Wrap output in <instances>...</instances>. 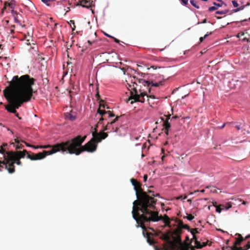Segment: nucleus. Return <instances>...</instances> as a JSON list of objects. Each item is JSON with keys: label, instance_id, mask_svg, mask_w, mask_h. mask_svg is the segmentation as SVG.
<instances>
[{"label": "nucleus", "instance_id": "nucleus-1", "mask_svg": "<svg viewBox=\"0 0 250 250\" xmlns=\"http://www.w3.org/2000/svg\"><path fill=\"white\" fill-rule=\"evenodd\" d=\"M130 181L137 198L133 203L132 217L140 227L144 228V223L157 222L160 219L155 206L157 200L154 198L155 197H160V195L155 194L153 191L149 189L147 192L143 191L141 184L134 179H131Z\"/></svg>", "mask_w": 250, "mask_h": 250}, {"label": "nucleus", "instance_id": "nucleus-2", "mask_svg": "<svg viewBox=\"0 0 250 250\" xmlns=\"http://www.w3.org/2000/svg\"><path fill=\"white\" fill-rule=\"evenodd\" d=\"M35 80L28 75H24L20 77L15 76L11 81L9 82V86L3 90V95L9 104L5 106V109L9 112L16 114L18 117L16 109L21 105L29 102L33 96L32 85L34 84Z\"/></svg>", "mask_w": 250, "mask_h": 250}, {"label": "nucleus", "instance_id": "nucleus-3", "mask_svg": "<svg viewBox=\"0 0 250 250\" xmlns=\"http://www.w3.org/2000/svg\"><path fill=\"white\" fill-rule=\"evenodd\" d=\"M92 135V138L84 146H82V144L84 141L86 136L82 137L78 135L70 140L63 142V152L66 151L67 153L75 154L76 155H80L83 151L93 152L97 149V143L108 136L107 133L103 131L98 133L96 129Z\"/></svg>", "mask_w": 250, "mask_h": 250}, {"label": "nucleus", "instance_id": "nucleus-4", "mask_svg": "<svg viewBox=\"0 0 250 250\" xmlns=\"http://www.w3.org/2000/svg\"><path fill=\"white\" fill-rule=\"evenodd\" d=\"M27 153V151L26 150L15 152L8 151L5 156V160L0 161L1 166L0 171L4 167L9 173H13L15 172L14 164L16 163L18 165H21V162L20 161V159L24 158Z\"/></svg>", "mask_w": 250, "mask_h": 250}, {"label": "nucleus", "instance_id": "nucleus-5", "mask_svg": "<svg viewBox=\"0 0 250 250\" xmlns=\"http://www.w3.org/2000/svg\"><path fill=\"white\" fill-rule=\"evenodd\" d=\"M130 78L131 79V83H133V84L132 86L131 84L127 83V84L128 85V88L130 91V96L127 99L126 102L131 101V104H133L136 102L144 103L145 101L144 97L146 96V92H141L140 94H138L134 84H135L136 85H137V82H138L139 83L142 84L145 86L147 85L148 86L150 83L148 81H145L143 79H136L135 77H133L132 78L130 77Z\"/></svg>", "mask_w": 250, "mask_h": 250}, {"label": "nucleus", "instance_id": "nucleus-6", "mask_svg": "<svg viewBox=\"0 0 250 250\" xmlns=\"http://www.w3.org/2000/svg\"><path fill=\"white\" fill-rule=\"evenodd\" d=\"M60 150H62V143L54 146L50 150H44L42 152L35 154V158H31V160L42 159L47 155L52 154Z\"/></svg>", "mask_w": 250, "mask_h": 250}, {"label": "nucleus", "instance_id": "nucleus-7", "mask_svg": "<svg viewBox=\"0 0 250 250\" xmlns=\"http://www.w3.org/2000/svg\"><path fill=\"white\" fill-rule=\"evenodd\" d=\"M106 106V105L104 104H102V103L100 104V106H99V109H98V113H99L102 116V117L100 118V119L99 121V123H101V122L104 120V118L103 117V116L105 114H108L109 117H112L115 116V115L113 113H112V112L110 111H106L104 110L101 109V107L105 108Z\"/></svg>", "mask_w": 250, "mask_h": 250}, {"label": "nucleus", "instance_id": "nucleus-8", "mask_svg": "<svg viewBox=\"0 0 250 250\" xmlns=\"http://www.w3.org/2000/svg\"><path fill=\"white\" fill-rule=\"evenodd\" d=\"M171 232L169 231L167 233L163 234L160 237L161 239L166 241L167 243L171 247L172 250L175 249V243L171 241Z\"/></svg>", "mask_w": 250, "mask_h": 250}, {"label": "nucleus", "instance_id": "nucleus-9", "mask_svg": "<svg viewBox=\"0 0 250 250\" xmlns=\"http://www.w3.org/2000/svg\"><path fill=\"white\" fill-rule=\"evenodd\" d=\"M150 222L151 221H149V222H146L144 223L143 225H144L145 228H143L142 227H141V228L143 229V235H144V236L146 237V238L147 239V242L150 245H153V244H155V241L154 240V239L153 238H151L150 237V235L151 234V233L146 231V226H145V224L147 223H150Z\"/></svg>", "mask_w": 250, "mask_h": 250}, {"label": "nucleus", "instance_id": "nucleus-10", "mask_svg": "<svg viewBox=\"0 0 250 250\" xmlns=\"http://www.w3.org/2000/svg\"><path fill=\"white\" fill-rule=\"evenodd\" d=\"M171 115L169 114L167 116V120L164 121L163 126L165 129V132L167 135H168V130L170 127V123L168 122L169 119L171 120Z\"/></svg>", "mask_w": 250, "mask_h": 250}, {"label": "nucleus", "instance_id": "nucleus-11", "mask_svg": "<svg viewBox=\"0 0 250 250\" xmlns=\"http://www.w3.org/2000/svg\"><path fill=\"white\" fill-rule=\"evenodd\" d=\"M92 2L91 0H79L77 5L88 8L91 6Z\"/></svg>", "mask_w": 250, "mask_h": 250}, {"label": "nucleus", "instance_id": "nucleus-12", "mask_svg": "<svg viewBox=\"0 0 250 250\" xmlns=\"http://www.w3.org/2000/svg\"><path fill=\"white\" fill-rule=\"evenodd\" d=\"M76 113L72 110H71L70 112H66L64 114L65 119L70 121H74L76 119Z\"/></svg>", "mask_w": 250, "mask_h": 250}, {"label": "nucleus", "instance_id": "nucleus-13", "mask_svg": "<svg viewBox=\"0 0 250 250\" xmlns=\"http://www.w3.org/2000/svg\"><path fill=\"white\" fill-rule=\"evenodd\" d=\"M173 241H172V242H174L175 243V249L172 250L171 248L170 247L171 250H178L176 249V247L177 245H179V246H181L182 243V240L181 239V236H175V237H173Z\"/></svg>", "mask_w": 250, "mask_h": 250}, {"label": "nucleus", "instance_id": "nucleus-14", "mask_svg": "<svg viewBox=\"0 0 250 250\" xmlns=\"http://www.w3.org/2000/svg\"><path fill=\"white\" fill-rule=\"evenodd\" d=\"M158 218L160 219L159 220H158L157 221H159L160 220H163V221L165 223L166 225L167 226L170 227V219L167 215H165L164 216V217H162V216H159L158 215Z\"/></svg>", "mask_w": 250, "mask_h": 250}, {"label": "nucleus", "instance_id": "nucleus-15", "mask_svg": "<svg viewBox=\"0 0 250 250\" xmlns=\"http://www.w3.org/2000/svg\"><path fill=\"white\" fill-rule=\"evenodd\" d=\"M179 248L180 250H195L192 246H189V244H186L185 245L181 244Z\"/></svg>", "mask_w": 250, "mask_h": 250}, {"label": "nucleus", "instance_id": "nucleus-16", "mask_svg": "<svg viewBox=\"0 0 250 250\" xmlns=\"http://www.w3.org/2000/svg\"><path fill=\"white\" fill-rule=\"evenodd\" d=\"M239 238H236V241L234 243V244L233 246H239L240 245L241 242L243 241V238L241 236V234H238Z\"/></svg>", "mask_w": 250, "mask_h": 250}, {"label": "nucleus", "instance_id": "nucleus-17", "mask_svg": "<svg viewBox=\"0 0 250 250\" xmlns=\"http://www.w3.org/2000/svg\"><path fill=\"white\" fill-rule=\"evenodd\" d=\"M182 229H180V228L177 227L172 232H171L172 235H174L175 236H181V234L182 233Z\"/></svg>", "mask_w": 250, "mask_h": 250}, {"label": "nucleus", "instance_id": "nucleus-18", "mask_svg": "<svg viewBox=\"0 0 250 250\" xmlns=\"http://www.w3.org/2000/svg\"><path fill=\"white\" fill-rule=\"evenodd\" d=\"M195 241V247L197 249H201L202 246H201V243L199 241L197 240V238L195 235V234L193 235V238Z\"/></svg>", "mask_w": 250, "mask_h": 250}, {"label": "nucleus", "instance_id": "nucleus-19", "mask_svg": "<svg viewBox=\"0 0 250 250\" xmlns=\"http://www.w3.org/2000/svg\"><path fill=\"white\" fill-rule=\"evenodd\" d=\"M119 118V116H117L116 118L113 120L112 121H111L110 123H108L106 125V126L105 127L104 130H107L109 129L110 126L114 124L116 121L118 120V118Z\"/></svg>", "mask_w": 250, "mask_h": 250}, {"label": "nucleus", "instance_id": "nucleus-20", "mask_svg": "<svg viewBox=\"0 0 250 250\" xmlns=\"http://www.w3.org/2000/svg\"><path fill=\"white\" fill-rule=\"evenodd\" d=\"M12 14L14 17L15 22L16 23H19L20 21H19V16H20V15L18 13H17L16 12H15L14 10H12Z\"/></svg>", "mask_w": 250, "mask_h": 250}, {"label": "nucleus", "instance_id": "nucleus-21", "mask_svg": "<svg viewBox=\"0 0 250 250\" xmlns=\"http://www.w3.org/2000/svg\"><path fill=\"white\" fill-rule=\"evenodd\" d=\"M67 23L69 25L70 27L71 28L72 30L73 31L75 29V25L74 21L71 20L70 21H66Z\"/></svg>", "mask_w": 250, "mask_h": 250}, {"label": "nucleus", "instance_id": "nucleus-22", "mask_svg": "<svg viewBox=\"0 0 250 250\" xmlns=\"http://www.w3.org/2000/svg\"><path fill=\"white\" fill-rule=\"evenodd\" d=\"M246 34H248L247 30H245L244 32H240L238 33L236 35V37L238 38H240L241 37L244 36Z\"/></svg>", "mask_w": 250, "mask_h": 250}, {"label": "nucleus", "instance_id": "nucleus-23", "mask_svg": "<svg viewBox=\"0 0 250 250\" xmlns=\"http://www.w3.org/2000/svg\"><path fill=\"white\" fill-rule=\"evenodd\" d=\"M213 205L216 208V211L217 212L220 213L221 212L222 209L220 207V206H218L217 205L216 202L213 203Z\"/></svg>", "mask_w": 250, "mask_h": 250}, {"label": "nucleus", "instance_id": "nucleus-24", "mask_svg": "<svg viewBox=\"0 0 250 250\" xmlns=\"http://www.w3.org/2000/svg\"><path fill=\"white\" fill-rule=\"evenodd\" d=\"M244 9V6H241L236 9H233L231 10V13H235L240 11Z\"/></svg>", "mask_w": 250, "mask_h": 250}, {"label": "nucleus", "instance_id": "nucleus-25", "mask_svg": "<svg viewBox=\"0 0 250 250\" xmlns=\"http://www.w3.org/2000/svg\"><path fill=\"white\" fill-rule=\"evenodd\" d=\"M249 37L245 36L241 39L243 42H250V35H248Z\"/></svg>", "mask_w": 250, "mask_h": 250}, {"label": "nucleus", "instance_id": "nucleus-26", "mask_svg": "<svg viewBox=\"0 0 250 250\" xmlns=\"http://www.w3.org/2000/svg\"><path fill=\"white\" fill-rule=\"evenodd\" d=\"M190 2L192 4V5L195 7V8L197 9L199 8V6L197 4L196 1H195L194 0H190Z\"/></svg>", "mask_w": 250, "mask_h": 250}, {"label": "nucleus", "instance_id": "nucleus-27", "mask_svg": "<svg viewBox=\"0 0 250 250\" xmlns=\"http://www.w3.org/2000/svg\"><path fill=\"white\" fill-rule=\"evenodd\" d=\"M231 250H244V248L242 247H237L236 246H233L230 247Z\"/></svg>", "mask_w": 250, "mask_h": 250}, {"label": "nucleus", "instance_id": "nucleus-28", "mask_svg": "<svg viewBox=\"0 0 250 250\" xmlns=\"http://www.w3.org/2000/svg\"><path fill=\"white\" fill-rule=\"evenodd\" d=\"M228 12H229V10H224V11H217L216 12V14L223 15V14H227Z\"/></svg>", "mask_w": 250, "mask_h": 250}, {"label": "nucleus", "instance_id": "nucleus-29", "mask_svg": "<svg viewBox=\"0 0 250 250\" xmlns=\"http://www.w3.org/2000/svg\"><path fill=\"white\" fill-rule=\"evenodd\" d=\"M188 220L191 221L194 219V217L191 214H188L186 217Z\"/></svg>", "mask_w": 250, "mask_h": 250}, {"label": "nucleus", "instance_id": "nucleus-30", "mask_svg": "<svg viewBox=\"0 0 250 250\" xmlns=\"http://www.w3.org/2000/svg\"><path fill=\"white\" fill-rule=\"evenodd\" d=\"M190 232L192 235L195 234V233L199 232L197 230V229L196 228L191 229Z\"/></svg>", "mask_w": 250, "mask_h": 250}, {"label": "nucleus", "instance_id": "nucleus-31", "mask_svg": "<svg viewBox=\"0 0 250 250\" xmlns=\"http://www.w3.org/2000/svg\"><path fill=\"white\" fill-rule=\"evenodd\" d=\"M178 223V226L177 227L178 228H180V229H183V226L184 225V224H183V222L181 220H178L177 221Z\"/></svg>", "mask_w": 250, "mask_h": 250}, {"label": "nucleus", "instance_id": "nucleus-32", "mask_svg": "<svg viewBox=\"0 0 250 250\" xmlns=\"http://www.w3.org/2000/svg\"><path fill=\"white\" fill-rule=\"evenodd\" d=\"M27 154V158L30 159L31 160V158H35V154L32 153L31 154H28L27 152L26 153Z\"/></svg>", "mask_w": 250, "mask_h": 250}, {"label": "nucleus", "instance_id": "nucleus-33", "mask_svg": "<svg viewBox=\"0 0 250 250\" xmlns=\"http://www.w3.org/2000/svg\"><path fill=\"white\" fill-rule=\"evenodd\" d=\"M4 5L5 6H9V7H10L11 8H13V4L12 3H10V2H5L4 3Z\"/></svg>", "mask_w": 250, "mask_h": 250}, {"label": "nucleus", "instance_id": "nucleus-34", "mask_svg": "<svg viewBox=\"0 0 250 250\" xmlns=\"http://www.w3.org/2000/svg\"><path fill=\"white\" fill-rule=\"evenodd\" d=\"M232 4L234 7H237L239 6L238 3L235 0H232Z\"/></svg>", "mask_w": 250, "mask_h": 250}, {"label": "nucleus", "instance_id": "nucleus-35", "mask_svg": "<svg viewBox=\"0 0 250 250\" xmlns=\"http://www.w3.org/2000/svg\"><path fill=\"white\" fill-rule=\"evenodd\" d=\"M217 9V7L216 6H211L208 8V11L210 12L214 11Z\"/></svg>", "mask_w": 250, "mask_h": 250}, {"label": "nucleus", "instance_id": "nucleus-36", "mask_svg": "<svg viewBox=\"0 0 250 250\" xmlns=\"http://www.w3.org/2000/svg\"><path fill=\"white\" fill-rule=\"evenodd\" d=\"M35 148H46L49 147V146H33Z\"/></svg>", "mask_w": 250, "mask_h": 250}, {"label": "nucleus", "instance_id": "nucleus-37", "mask_svg": "<svg viewBox=\"0 0 250 250\" xmlns=\"http://www.w3.org/2000/svg\"><path fill=\"white\" fill-rule=\"evenodd\" d=\"M183 229H187L188 231H189L190 230V229L189 228V227L188 225H184V226H183Z\"/></svg>", "mask_w": 250, "mask_h": 250}, {"label": "nucleus", "instance_id": "nucleus-38", "mask_svg": "<svg viewBox=\"0 0 250 250\" xmlns=\"http://www.w3.org/2000/svg\"><path fill=\"white\" fill-rule=\"evenodd\" d=\"M156 250H160L158 249H156ZM163 250H170V246H169V248L166 246L165 245L164 248H163Z\"/></svg>", "mask_w": 250, "mask_h": 250}, {"label": "nucleus", "instance_id": "nucleus-39", "mask_svg": "<svg viewBox=\"0 0 250 250\" xmlns=\"http://www.w3.org/2000/svg\"><path fill=\"white\" fill-rule=\"evenodd\" d=\"M249 249H250V244L249 242L247 245H246L244 246V250H249Z\"/></svg>", "mask_w": 250, "mask_h": 250}, {"label": "nucleus", "instance_id": "nucleus-40", "mask_svg": "<svg viewBox=\"0 0 250 250\" xmlns=\"http://www.w3.org/2000/svg\"><path fill=\"white\" fill-rule=\"evenodd\" d=\"M230 124V123H229V122L225 123L222 125H221V127H217V128L222 129L225 126V125H226Z\"/></svg>", "mask_w": 250, "mask_h": 250}, {"label": "nucleus", "instance_id": "nucleus-41", "mask_svg": "<svg viewBox=\"0 0 250 250\" xmlns=\"http://www.w3.org/2000/svg\"><path fill=\"white\" fill-rule=\"evenodd\" d=\"M160 83H152V85L155 86V87H157V86H159Z\"/></svg>", "mask_w": 250, "mask_h": 250}, {"label": "nucleus", "instance_id": "nucleus-42", "mask_svg": "<svg viewBox=\"0 0 250 250\" xmlns=\"http://www.w3.org/2000/svg\"><path fill=\"white\" fill-rule=\"evenodd\" d=\"M231 208V205L230 203H229L227 204V206L226 207V209H228L229 208Z\"/></svg>", "mask_w": 250, "mask_h": 250}, {"label": "nucleus", "instance_id": "nucleus-43", "mask_svg": "<svg viewBox=\"0 0 250 250\" xmlns=\"http://www.w3.org/2000/svg\"><path fill=\"white\" fill-rule=\"evenodd\" d=\"M184 5H187L188 3V0H181Z\"/></svg>", "mask_w": 250, "mask_h": 250}, {"label": "nucleus", "instance_id": "nucleus-44", "mask_svg": "<svg viewBox=\"0 0 250 250\" xmlns=\"http://www.w3.org/2000/svg\"><path fill=\"white\" fill-rule=\"evenodd\" d=\"M208 241H207L206 242H203L202 245L201 244V246H202V248L203 247H205L208 245Z\"/></svg>", "mask_w": 250, "mask_h": 250}, {"label": "nucleus", "instance_id": "nucleus-45", "mask_svg": "<svg viewBox=\"0 0 250 250\" xmlns=\"http://www.w3.org/2000/svg\"><path fill=\"white\" fill-rule=\"evenodd\" d=\"M213 4L215 6H217V7H221L222 6V4H220V3H217L216 2H213Z\"/></svg>", "mask_w": 250, "mask_h": 250}, {"label": "nucleus", "instance_id": "nucleus-46", "mask_svg": "<svg viewBox=\"0 0 250 250\" xmlns=\"http://www.w3.org/2000/svg\"><path fill=\"white\" fill-rule=\"evenodd\" d=\"M143 179H144V181L146 182L147 180V175L146 174L144 175Z\"/></svg>", "mask_w": 250, "mask_h": 250}, {"label": "nucleus", "instance_id": "nucleus-47", "mask_svg": "<svg viewBox=\"0 0 250 250\" xmlns=\"http://www.w3.org/2000/svg\"><path fill=\"white\" fill-rule=\"evenodd\" d=\"M211 191L213 192V193H216L217 192V190L215 189V187H213L212 188V189H211Z\"/></svg>", "mask_w": 250, "mask_h": 250}, {"label": "nucleus", "instance_id": "nucleus-48", "mask_svg": "<svg viewBox=\"0 0 250 250\" xmlns=\"http://www.w3.org/2000/svg\"><path fill=\"white\" fill-rule=\"evenodd\" d=\"M146 97L148 98H152V99H154L155 98V97L154 95H150V96H148L147 94H146Z\"/></svg>", "mask_w": 250, "mask_h": 250}, {"label": "nucleus", "instance_id": "nucleus-49", "mask_svg": "<svg viewBox=\"0 0 250 250\" xmlns=\"http://www.w3.org/2000/svg\"><path fill=\"white\" fill-rule=\"evenodd\" d=\"M25 43H26L27 45H30V42L29 40H26Z\"/></svg>", "mask_w": 250, "mask_h": 250}, {"label": "nucleus", "instance_id": "nucleus-50", "mask_svg": "<svg viewBox=\"0 0 250 250\" xmlns=\"http://www.w3.org/2000/svg\"><path fill=\"white\" fill-rule=\"evenodd\" d=\"M199 40H200V43H201L202 42H203L204 40H205V39H204V38H203V37H202L200 38Z\"/></svg>", "mask_w": 250, "mask_h": 250}, {"label": "nucleus", "instance_id": "nucleus-51", "mask_svg": "<svg viewBox=\"0 0 250 250\" xmlns=\"http://www.w3.org/2000/svg\"><path fill=\"white\" fill-rule=\"evenodd\" d=\"M178 117L177 116H173L171 117V121L173 120V119H176L177 118H178Z\"/></svg>", "mask_w": 250, "mask_h": 250}, {"label": "nucleus", "instance_id": "nucleus-52", "mask_svg": "<svg viewBox=\"0 0 250 250\" xmlns=\"http://www.w3.org/2000/svg\"><path fill=\"white\" fill-rule=\"evenodd\" d=\"M114 39V41L117 42V43H119V40H118V39H116V38H113Z\"/></svg>", "mask_w": 250, "mask_h": 250}, {"label": "nucleus", "instance_id": "nucleus-53", "mask_svg": "<svg viewBox=\"0 0 250 250\" xmlns=\"http://www.w3.org/2000/svg\"><path fill=\"white\" fill-rule=\"evenodd\" d=\"M249 5H250V2H248L246 5H244V8L245 7L248 6Z\"/></svg>", "mask_w": 250, "mask_h": 250}, {"label": "nucleus", "instance_id": "nucleus-54", "mask_svg": "<svg viewBox=\"0 0 250 250\" xmlns=\"http://www.w3.org/2000/svg\"><path fill=\"white\" fill-rule=\"evenodd\" d=\"M235 128L237 129V130H239L240 129V127L239 125H236L235 126Z\"/></svg>", "mask_w": 250, "mask_h": 250}, {"label": "nucleus", "instance_id": "nucleus-55", "mask_svg": "<svg viewBox=\"0 0 250 250\" xmlns=\"http://www.w3.org/2000/svg\"><path fill=\"white\" fill-rule=\"evenodd\" d=\"M6 8V6L4 5V7L2 9V11L3 12Z\"/></svg>", "mask_w": 250, "mask_h": 250}, {"label": "nucleus", "instance_id": "nucleus-56", "mask_svg": "<svg viewBox=\"0 0 250 250\" xmlns=\"http://www.w3.org/2000/svg\"><path fill=\"white\" fill-rule=\"evenodd\" d=\"M207 22V20L205 19H204L203 21L202 22V23H206Z\"/></svg>", "mask_w": 250, "mask_h": 250}, {"label": "nucleus", "instance_id": "nucleus-57", "mask_svg": "<svg viewBox=\"0 0 250 250\" xmlns=\"http://www.w3.org/2000/svg\"><path fill=\"white\" fill-rule=\"evenodd\" d=\"M113 131L114 132H117L118 131V128H116V129L115 130H114V128H113Z\"/></svg>", "mask_w": 250, "mask_h": 250}, {"label": "nucleus", "instance_id": "nucleus-58", "mask_svg": "<svg viewBox=\"0 0 250 250\" xmlns=\"http://www.w3.org/2000/svg\"><path fill=\"white\" fill-rule=\"evenodd\" d=\"M208 36V35H205L204 37H203V38H204V39H205Z\"/></svg>", "mask_w": 250, "mask_h": 250}, {"label": "nucleus", "instance_id": "nucleus-59", "mask_svg": "<svg viewBox=\"0 0 250 250\" xmlns=\"http://www.w3.org/2000/svg\"><path fill=\"white\" fill-rule=\"evenodd\" d=\"M211 34H212V32H209V33L208 32V33L206 34V35H208V36H209V35H211Z\"/></svg>", "mask_w": 250, "mask_h": 250}, {"label": "nucleus", "instance_id": "nucleus-60", "mask_svg": "<svg viewBox=\"0 0 250 250\" xmlns=\"http://www.w3.org/2000/svg\"><path fill=\"white\" fill-rule=\"evenodd\" d=\"M88 43L90 44V45H91L92 44V42H90V41H88Z\"/></svg>", "mask_w": 250, "mask_h": 250}, {"label": "nucleus", "instance_id": "nucleus-61", "mask_svg": "<svg viewBox=\"0 0 250 250\" xmlns=\"http://www.w3.org/2000/svg\"><path fill=\"white\" fill-rule=\"evenodd\" d=\"M105 35H106V36H107V37H111V38H113V37H111V36H109L108 34H105Z\"/></svg>", "mask_w": 250, "mask_h": 250}, {"label": "nucleus", "instance_id": "nucleus-62", "mask_svg": "<svg viewBox=\"0 0 250 250\" xmlns=\"http://www.w3.org/2000/svg\"><path fill=\"white\" fill-rule=\"evenodd\" d=\"M96 96H97L98 97H100V95H99V92H97V93L96 94Z\"/></svg>", "mask_w": 250, "mask_h": 250}, {"label": "nucleus", "instance_id": "nucleus-63", "mask_svg": "<svg viewBox=\"0 0 250 250\" xmlns=\"http://www.w3.org/2000/svg\"><path fill=\"white\" fill-rule=\"evenodd\" d=\"M216 18L218 19H221V17H218V16H216Z\"/></svg>", "mask_w": 250, "mask_h": 250}, {"label": "nucleus", "instance_id": "nucleus-64", "mask_svg": "<svg viewBox=\"0 0 250 250\" xmlns=\"http://www.w3.org/2000/svg\"><path fill=\"white\" fill-rule=\"evenodd\" d=\"M201 192H205V189H202L201 190Z\"/></svg>", "mask_w": 250, "mask_h": 250}]
</instances>
